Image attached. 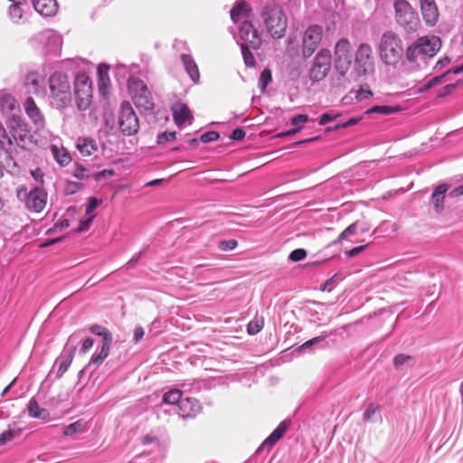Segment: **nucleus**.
I'll list each match as a JSON object with an SVG mask.
<instances>
[{"instance_id": "1", "label": "nucleus", "mask_w": 463, "mask_h": 463, "mask_svg": "<svg viewBox=\"0 0 463 463\" xmlns=\"http://www.w3.org/2000/svg\"><path fill=\"white\" fill-rule=\"evenodd\" d=\"M261 18L267 32L273 38H282L285 35L288 19L282 8L277 4L264 6Z\"/></svg>"}, {"instance_id": "2", "label": "nucleus", "mask_w": 463, "mask_h": 463, "mask_svg": "<svg viewBox=\"0 0 463 463\" xmlns=\"http://www.w3.org/2000/svg\"><path fill=\"white\" fill-rule=\"evenodd\" d=\"M49 89L57 107L65 108L70 105L71 90L69 78L65 73L61 71L52 73L49 79Z\"/></svg>"}, {"instance_id": "3", "label": "nucleus", "mask_w": 463, "mask_h": 463, "mask_svg": "<svg viewBox=\"0 0 463 463\" xmlns=\"http://www.w3.org/2000/svg\"><path fill=\"white\" fill-rule=\"evenodd\" d=\"M441 42L437 36L420 37L406 51V57L410 61H416L420 56L433 57L440 49Z\"/></svg>"}, {"instance_id": "4", "label": "nucleus", "mask_w": 463, "mask_h": 463, "mask_svg": "<svg viewBox=\"0 0 463 463\" xmlns=\"http://www.w3.org/2000/svg\"><path fill=\"white\" fill-rule=\"evenodd\" d=\"M395 20L397 24L407 33H415L420 27V22L417 12L406 0L394 2Z\"/></svg>"}, {"instance_id": "5", "label": "nucleus", "mask_w": 463, "mask_h": 463, "mask_svg": "<svg viewBox=\"0 0 463 463\" xmlns=\"http://www.w3.org/2000/svg\"><path fill=\"white\" fill-rule=\"evenodd\" d=\"M402 53V43L399 36L392 32L383 34L380 43V54L386 64L396 63Z\"/></svg>"}, {"instance_id": "6", "label": "nucleus", "mask_w": 463, "mask_h": 463, "mask_svg": "<svg viewBox=\"0 0 463 463\" xmlns=\"http://www.w3.org/2000/svg\"><path fill=\"white\" fill-rule=\"evenodd\" d=\"M128 90L132 100L138 109L145 111L154 109L155 103L152 94L143 80L137 78L129 79Z\"/></svg>"}, {"instance_id": "7", "label": "nucleus", "mask_w": 463, "mask_h": 463, "mask_svg": "<svg viewBox=\"0 0 463 463\" xmlns=\"http://www.w3.org/2000/svg\"><path fill=\"white\" fill-rule=\"evenodd\" d=\"M77 107L80 110H86L92 99V83L84 73L78 74L74 82Z\"/></svg>"}, {"instance_id": "8", "label": "nucleus", "mask_w": 463, "mask_h": 463, "mask_svg": "<svg viewBox=\"0 0 463 463\" xmlns=\"http://www.w3.org/2000/svg\"><path fill=\"white\" fill-rule=\"evenodd\" d=\"M332 63V55L329 50H320L315 57L314 62L310 68L309 78L317 82L326 77Z\"/></svg>"}, {"instance_id": "9", "label": "nucleus", "mask_w": 463, "mask_h": 463, "mask_svg": "<svg viewBox=\"0 0 463 463\" xmlns=\"http://www.w3.org/2000/svg\"><path fill=\"white\" fill-rule=\"evenodd\" d=\"M118 126L125 136H132L139 129L138 118L128 102H123L120 106Z\"/></svg>"}, {"instance_id": "10", "label": "nucleus", "mask_w": 463, "mask_h": 463, "mask_svg": "<svg viewBox=\"0 0 463 463\" xmlns=\"http://www.w3.org/2000/svg\"><path fill=\"white\" fill-rule=\"evenodd\" d=\"M351 44L346 39L339 40L335 48V67L341 75H345L351 65Z\"/></svg>"}, {"instance_id": "11", "label": "nucleus", "mask_w": 463, "mask_h": 463, "mask_svg": "<svg viewBox=\"0 0 463 463\" xmlns=\"http://www.w3.org/2000/svg\"><path fill=\"white\" fill-rule=\"evenodd\" d=\"M323 29L319 25L309 26L303 37L302 53L307 58L310 57L317 48L322 40Z\"/></svg>"}, {"instance_id": "12", "label": "nucleus", "mask_w": 463, "mask_h": 463, "mask_svg": "<svg viewBox=\"0 0 463 463\" xmlns=\"http://www.w3.org/2000/svg\"><path fill=\"white\" fill-rule=\"evenodd\" d=\"M239 35L246 45L254 50L260 48L262 40L258 30L249 21H243L240 26Z\"/></svg>"}, {"instance_id": "13", "label": "nucleus", "mask_w": 463, "mask_h": 463, "mask_svg": "<svg viewBox=\"0 0 463 463\" xmlns=\"http://www.w3.org/2000/svg\"><path fill=\"white\" fill-rule=\"evenodd\" d=\"M24 109L27 116L31 118L36 129L44 128L45 119L39 107L36 105L33 98L28 96L24 102Z\"/></svg>"}, {"instance_id": "14", "label": "nucleus", "mask_w": 463, "mask_h": 463, "mask_svg": "<svg viewBox=\"0 0 463 463\" xmlns=\"http://www.w3.org/2000/svg\"><path fill=\"white\" fill-rule=\"evenodd\" d=\"M420 11L424 22L429 26H433L439 20V13L435 0H420Z\"/></svg>"}, {"instance_id": "15", "label": "nucleus", "mask_w": 463, "mask_h": 463, "mask_svg": "<svg viewBox=\"0 0 463 463\" xmlns=\"http://www.w3.org/2000/svg\"><path fill=\"white\" fill-rule=\"evenodd\" d=\"M46 202V193L39 188H35L29 193L26 198V206L29 210L41 213L45 208Z\"/></svg>"}, {"instance_id": "16", "label": "nucleus", "mask_w": 463, "mask_h": 463, "mask_svg": "<svg viewBox=\"0 0 463 463\" xmlns=\"http://www.w3.org/2000/svg\"><path fill=\"white\" fill-rule=\"evenodd\" d=\"M201 411L202 406L195 398H185L179 403L178 414L184 419L194 418Z\"/></svg>"}, {"instance_id": "17", "label": "nucleus", "mask_w": 463, "mask_h": 463, "mask_svg": "<svg viewBox=\"0 0 463 463\" xmlns=\"http://www.w3.org/2000/svg\"><path fill=\"white\" fill-rule=\"evenodd\" d=\"M173 118L177 126H182L185 122L192 123L193 114L188 106L181 101L175 102L172 106Z\"/></svg>"}, {"instance_id": "18", "label": "nucleus", "mask_w": 463, "mask_h": 463, "mask_svg": "<svg viewBox=\"0 0 463 463\" xmlns=\"http://www.w3.org/2000/svg\"><path fill=\"white\" fill-rule=\"evenodd\" d=\"M355 62L363 65L364 72L368 68L373 67V50L369 44L362 43L359 45L355 55Z\"/></svg>"}, {"instance_id": "19", "label": "nucleus", "mask_w": 463, "mask_h": 463, "mask_svg": "<svg viewBox=\"0 0 463 463\" xmlns=\"http://www.w3.org/2000/svg\"><path fill=\"white\" fill-rule=\"evenodd\" d=\"M450 185L448 184H441L434 189L431 194V201L434 206V210L438 213H441L445 208L444 200L446 197V193Z\"/></svg>"}, {"instance_id": "20", "label": "nucleus", "mask_w": 463, "mask_h": 463, "mask_svg": "<svg viewBox=\"0 0 463 463\" xmlns=\"http://www.w3.org/2000/svg\"><path fill=\"white\" fill-rule=\"evenodd\" d=\"M34 9L44 16L54 15L58 11L56 0H33Z\"/></svg>"}, {"instance_id": "21", "label": "nucleus", "mask_w": 463, "mask_h": 463, "mask_svg": "<svg viewBox=\"0 0 463 463\" xmlns=\"http://www.w3.org/2000/svg\"><path fill=\"white\" fill-rule=\"evenodd\" d=\"M182 61L190 79L194 84L200 81V71L198 65L190 54H182Z\"/></svg>"}, {"instance_id": "22", "label": "nucleus", "mask_w": 463, "mask_h": 463, "mask_svg": "<svg viewBox=\"0 0 463 463\" xmlns=\"http://www.w3.org/2000/svg\"><path fill=\"white\" fill-rule=\"evenodd\" d=\"M288 429L287 424L283 421L272 431V433L262 442L259 450L271 449L285 434Z\"/></svg>"}, {"instance_id": "23", "label": "nucleus", "mask_w": 463, "mask_h": 463, "mask_svg": "<svg viewBox=\"0 0 463 463\" xmlns=\"http://www.w3.org/2000/svg\"><path fill=\"white\" fill-rule=\"evenodd\" d=\"M41 76L36 71L29 72L24 80L26 92L31 95H38L40 92Z\"/></svg>"}, {"instance_id": "24", "label": "nucleus", "mask_w": 463, "mask_h": 463, "mask_svg": "<svg viewBox=\"0 0 463 463\" xmlns=\"http://www.w3.org/2000/svg\"><path fill=\"white\" fill-rule=\"evenodd\" d=\"M77 148L84 156H91L98 150L97 143L94 139L89 137H80L77 140Z\"/></svg>"}, {"instance_id": "25", "label": "nucleus", "mask_w": 463, "mask_h": 463, "mask_svg": "<svg viewBox=\"0 0 463 463\" xmlns=\"http://www.w3.org/2000/svg\"><path fill=\"white\" fill-rule=\"evenodd\" d=\"M250 11L251 8L249 4L241 2L231 10V18L234 23H238L244 18H248Z\"/></svg>"}, {"instance_id": "26", "label": "nucleus", "mask_w": 463, "mask_h": 463, "mask_svg": "<svg viewBox=\"0 0 463 463\" xmlns=\"http://www.w3.org/2000/svg\"><path fill=\"white\" fill-rule=\"evenodd\" d=\"M28 412L29 415L33 418L38 419H47L49 417V412L46 409L41 408L36 400L32 399L28 404Z\"/></svg>"}, {"instance_id": "27", "label": "nucleus", "mask_w": 463, "mask_h": 463, "mask_svg": "<svg viewBox=\"0 0 463 463\" xmlns=\"http://www.w3.org/2000/svg\"><path fill=\"white\" fill-rule=\"evenodd\" d=\"M183 392L179 389H172L163 395V402L165 404H178L182 402Z\"/></svg>"}, {"instance_id": "28", "label": "nucleus", "mask_w": 463, "mask_h": 463, "mask_svg": "<svg viewBox=\"0 0 463 463\" xmlns=\"http://www.w3.org/2000/svg\"><path fill=\"white\" fill-rule=\"evenodd\" d=\"M16 100L10 94H4L0 97V108L3 112L9 113L15 108Z\"/></svg>"}, {"instance_id": "29", "label": "nucleus", "mask_w": 463, "mask_h": 463, "mask_svg": "<svg viewBox=\"0 0 463 463\" xmlns=\"http://www.w3.org/2000/svg\"><path fill=\"white\" fill-rule=\"evenodd\" d=\"M54 158L61 165H67L71 158L70 154L65 149H60L56 146H52Z\"/></svg>"}, {"instance_id": "30", "label": "nucleus", "mask_w": 463, "mask_h": 463, "mask_svg": "<svg viewBox=\"0 0 463 463\" xmlns=\"http://www.w3.org/2000/svg\"><path fill=\"white\" fill-rule=\"evenodd\" d=\"M85 430V425L82 420H79L73 423H71L63 428L62 434L64 436H72L76 433L83 432Z\"/></svg>"}, {"instance_id": "31", "label": "nucleus", "mask_w": 463, "mask_h": 463, "mask_svg": "<svg viewBox=\"0 0 463 463\" xmlns=\"http://www.w3.org/2000/svg\"><path fill=\"white\" fill-rule=\"evenodd\" d=\"M12 135L16 142H24L29 136L26 124L18 122L17 127L13 128Z\"/></svg>"}, {"instance_id": "32", "label": "nucleus", "mask_w": 463, "mask_h": 463, "mask_svg": "<svg viewBox=\"0 0 463 463\" xmlns=\"http://www.w3.org/2000/svg\"><path fill=\"white\" fill-rule=\"evenodd\" d=\"M111 343L112 342H109V341L102 343V346H101V349H100L99 354L94 355L91 358L92 364H96L97 366H99L102 364V362L105 360V358H107L109 355Z\"/></svg>"}, {"instance_id": "33", "label": "nucleus", "mask_w": 463, "mask_h": 463, "mask_svg": "<svg viewBox=\"0 0 463 463\" xmlns=\"http://www.w3.org/2000/svg\"><path fill=\"white\" fill-rule=\"evenodd\" d=\"M264 326V318L263 317H260V318H254L253 320H251L248 326H247V331L250 335H256L258 334L260 331H261V329L263 328Z\"/></svg>"}, {"instance_id": "34", "label": "nucleus", "mask_w": 463, "mask_h": 463, "mask_svg": "<svg viewBox=\"0 0 463 463\" xmlns=\"http://www.w3.org/2000/svg\"><path fill=\"white\" fill-rule=\"evenodd\" d=\"M90 331L93 334L97 335L102 336L103 337V342L102 343H105L107 341L112 342L111 335H110L109 331L106 327L101 326L99 325H93L90 327Z\"/></svg>"}, {"instance_id": "35", "label": "nucleus", "mask_w": 463, "mask_h": 463, "mask_svg": "<svg viewBox=\"0 0 463 463\" xmlns=\"http://www.w3.org/2000/svg\"><path fill=\"white\" fill-rule=\"evenodd\" d=\"M358 225H359V221H356L355 222L350 224L346 229H345L339 234V236L337 238V241L340 242V241L349 238L350 236H353V235L356 234Z\"/></svg>"}, {"instance_id": "36", "label": "nucleus", "mask_w": 463, "mask_h": 463, "mask_svg": "<svg viewBox=\"0 0 463 463\" xmlns=\"http://www.w3.org/2000/svg\"><path fill=\"white\" fill-rule=\"evenodd\" d=\"M399 111L398 107H392V106H374L367 110L366 113H381L383 115H389L392 114L394 112Z\"/></svg>"}, {"instance_id": "37", "label": "nucleus", "mask_w": 463, "mask_h": 463, "mask_svg": "<svg viewBox=\"0 0 463 463\" xmlns=\"http://www.w3.org/2000/svg\"><path fill=\"white\" fill-rule=\"evenodd\" d=\"M241 52L245 64L249 67L255 66V58L251 52L250 51V46L246 44H241Z\"/></svg>"}, {"instance_id": "38", "label": "nucleus", "mask_w": 463, "mask_h": 463, "mask_svg": "<svg viewBox=\"0 0 463 463\" xmlns=\"http://www.w3.org/2000/svg\"><path fill=\"white\" fill-rule=\"evenodd\" d=\"M271 80H272L271 71L268 68L264 69L261 71L260 79H259L260 87L262 91L265 90V89L269 84Z\"/></svg>"}, {"instance_id": "39", "label": "nucleus", "mask_w": 463, "mask_h": 463, "mask_svg": "<svg viewBox=\"0 0 463 463\" xmlns=\"http://www.w3.org/2000/svg\"><path fill=\"white\" fill-rule=\"evenodd\" d=\"M72 175L74 177H76L77 179H80V180L87 179L90 177L89 170L86 167H84L82 165H80V164L75 165L73 171H72Z\"/></svg>"}, {"instance_id": "40", "label": "nucleus", "mask_w": 463, "mask_h": 463, "mask_svg": "<svg viewBox=\"0 0 463 463\" xmlns=\"http://www.w3.org/2000/svg\"><path fill=\"white\" fill-rule=\"evenodd\" d=\"M72 359H73V354H70L67 357H65L61 362L59 368H58V372H57L58 377H61L67 372L68 368L70 367V365L72 362Z\"/></svg>"}, {"instance_id": "41", "label": "nucleus", "mask_w": 463, "mask_h": 463, "mask_svg": "<svg viewBox=\"0 0 463 463\" xmlns=\"http://www.w3.org/2000/svg\"><path fill=\"white\" fill-rule=\"evenodd\" d=\"M13 145L11 137H8L5 128L0 122V146L2 148L11 146Z\"/></svg>"}, {"instance_id": "42", "label": "nucleus", "mask_w": 463, "mask_h": 463, "mask_svg": "<svg viewBox=\"0 0 463 463\" xmlns=\"http://www.w3.org/2000/svg\"><path fill=\"white\" fill-rule=\"evenodd\" d=\"M20 433V430H8L0 434V446L13 439L16 435Z\"/></svg>"}, {"instance_id": "43", "label": "nucleus", "mask_w": 463, "mask_h": 463, "mask_svg": "<svg viewBox=\"0 0 463 463\" xmlns=\"http://www.w3.org/2000/svg\"><path fill=\"white\" fill-rule=\"evenodd\" d=\"M238 246L236 240H223L219 242V249L222 251L234 250Z\"/></svg>"}, {"instance_id": "44", "label": "nucleus", "mask_w": 463, "mask_h": 463, "mask_svg": "<svg viewBox=\"0 0 463 463\" xmlns=\"http://www.w3.org/2000/svg\"><path fill=\"white\" fill-rule=\"evenodd\" d=\"M176 138V133L175 131H165L158 135L157 143L164 144L168 141H173Z\"/></svg>"}, {"instance_id": "45", "label": "nucleus", "mask_w": 463, "mask_h": 463, "mask_svg": "<svg viewBox=\"0 0 463 463\" xmlns=\"http://www.w3.org/2000/svg\"><path fill=\"white\" fill-rule=\"evenodd\" d=\"M411 360V356L404 354L395 355L393 358V365L396 369H400L404 364Z\"/></svg>"}, {"instance_id": "46", "label": "nucleus", "mask_w": 463, "mask_h": 463, "mask_svg": "<svg viewBox=\"0 0 463 463\" xmlns=\"http://www.w3.org/2000/svg\"><path fill=\"white\" fill-rule=\"evenodd\" d=\"M307 257V251L304 249H296L289 254V260L292 261H300Z\"/></svg>"}, {"instance_id": "47", "label": "nucleus", "mask_w": 463, "mask_h": 463, "mask_svg": "<svg viewBox=\"0 0 463 463\" xmlns=\"http://www.w3.org/2000/svg\"><path fill=\"white\" fill-rule=\"evenodd\" d=\"M220 135L216 131H208L200 137V140L203 143H208L219 139Z\"/></svg>"}, {"instance_id": "48", "label": "nucleus", "mask_w": 463, "mask_h": 463, "mask_svg": "<svg viewBox=\"0 0 463 463\" xmlns=\"http://www.w3.org/2000/svg\"><path fill=\"white\" fill-rule=\"evenodd\" d=\"M308 120V116L305 114H299L292 118L291 124L296 128L303 127V125Z\"/></svg>"}, {"instance_id": "49", "label": "nucleus", "mask_w": 463, "mask_h": 463, "mask_svg": "<svg viewBox=\"0 0 463 463\" xmlns=\"http://www.w3.org/2000/svg\"><path fill=\"white\" fill-rule=\"evenodd\" d=\"M9 13L13 18H21L23 15L22 9H21L19 4H16V3H14L10 5Z\"/></svg>"}, {"instance_id": "50", "label": "nucleus", "mask_w": 463, "mask_h": 463, "mask_svg": "<svg viewBox=\"0 0 463 463\" xmlns=\"http://www.w3.org/2000/svg\"><path fill=\"white\" fill-rule=\"evenodd\" d=\"M100 203V200H98L95 197H90L88 205L86 207V213H90L91 212H93Z\"/></svg>"}, {"instance_id": "51", "label": "nucleus", "mask_w": 463, "mask_h": 463, "mask_svg": "<svg viewBox=\"0 0 463 463\" xmlns=\"http://www.w3.org/2000/svg\"><path fill=\"white\" fill-rule=\"evenodd\" d=\"M82 184L76 182H68L65 187L66 194H72L76 191L81 189Z\"/></svg>"}, {"instance_id": "52", "label": "nucleus", "mask_w": 463, "mask_h": 463, "mask_svg": "<svg viewBox=\"0 0 463 463\" xmlns=\"http://www.w3.org/2000/svg\"><path fill=\"white\" fill-rule=\"evenodd\" d=\"M245 131L242 129V128H235L232 134H231V138L232 140H242L244 137H245Z\"/></svg>"}, {"instance_id": "53", "label": "nucleus", "mask_w": 463, "mask_h": 463, "mask_svg": "<svg viewBox=\"0 0 463 463\" xmlns=\"http://www.w3.org/2000/svg\"><path fill=\"white\" fill-rule=\"evenodd\" d=\"M367 245L354 247L352 250L345 251V255L349 258L354 257L364 251Z\"/></svg>"}, {"instance_id": "54", "label": "nucleus", "mask_w": 463, "mask_h": 463, "mask_svg": "<svg viewBox=\"0 0 463 463\" xmlns=\"http://www.w3.org/2000/svg\"><path fill=\"white\" fill-rule=\"evenodd\" d=\"M373 96V92L370 90H364L361 88L356 93V99L359 100L371 98Z\"/></svg>"}, {"instance_id": "55", "label": "nucleus", "mask_w": 463, "mask_h": 463, "mask_svg": "<svg viewBox=\"0 0 463 463\" xmlns=\"http://www.w3.org/2000/svg\"><path fill=\"white\" fill-rule=\"evenodd\" d=\"M93 218H94V216H90L87 220L81 221L80 223V226L76 229V232H84L87 229H89L90 223L93 221Z\"/></svg>"}, {"instance_id": "56", "label": "nucleus", "mask_w": 463, "mask_h": 463, "mask_svg": "<svg viewBox=\"0 0 463 463\" xmlns=\"http://www.w3.org/2000/svg\"><path fill=\"white\" fill-rule=\"evenodd\" d=\"M335 118H336V116H332L327 113L322 114L319 118L318 124L321 126H324V125L327 124L328 122L332 121L333 119H335Z\"/></svg>"}, {"instance_id": "57", "label": "nucleus", "mask_w": 463, "mask_h": 463, "mask_svg": "<svg viewBox=\"0 0 463 463\" xmlns=\"http://www.w3.org/2000/svg\"><path fill=\"white\" fill-rule=\"evenodd\" d=\"M93 344H94V341L93 339L91 338H87L82 345H81V348H80V351L83 352V353H86L88 352L89 350H90V348L93 346Z\"/></svg>"}, {"instance_id": "58", "label": "nucleus", "mask_w": 463, "mask_h": 463, "mask_svg": "<svg viewBox=\"0 0 463 463\" xmlns=\"http://www.w3.org/2000/svg\"><path fill=\"white\" fill-rule=\"evenodd\" d=\"M32 175L36 181L43 183V173L40 168L32 171Z\"/></svg>"}, {"instance_id": "59", "label": "nucleus", "mask_w": 463, "mask_h": 463, "mask_svg": "<svg viewBox=\"0 0 463 463\" xmlns=\"http://www.w3.org/2000/svg\"><path fill=\"white\" fill-rule=\"evenodd\" d=\"M461 195H463V184L454 188L453 190H451L449 192V196L450 197H455L456 198V197H459Z\"/></svg>"}, {"instance_id": "60", "label": "nucleus", "mask_w": 463, "mask_h": 463, "mask_svg": "<svg viewBox=\"0 0 463 463\" xmlns=\"http://www.w3.org/2000/svg\"><path fill=\"white\" fill-rule=\"evenodd\" d=\"M145 331L141 326H137L134 330V338L137 342L144 336Z\"/></svg>"}, {"instance_id": "61", "label": "nucleus", "mask_w": 463, "mask_h": 463, "mask_svg": "<svg viewBox=\"0 0 463 463\" xmlns=\"http://www.w3.org/2000/svg\"><path fill=\"white\" fill-rule=\"evenodd\" d=\"M113 175V171L112 170H103V171L96 173L93 175V177H94V179L99 180L101 177H106L107 175Z\"/></svg>"}, {"instance_id": "62", "label": "nucleus", "mask_w": 463, "mask_h": 463, "mask_svg": "<svg viewBox=\"0 0 463 463\" xmlns=\"http://www.w3.org/2000/svg\"><path fill=\"white\" fill-rule=\"evenodd\" d=\"M301 129H302V127L300 126L298 128H295L288 130L286 132L279 133L278 135V137H286V136H292V135H295L296 133L299 132Z\"/></svg>"}, {"instance_id": "63", "label": "nucleus", "mask_w": 463, "mask_h": 463, "mask_svg": "<svg viewBox=\"0 0 463 463\" xmlns=\"http://www.w3.org/2000/svg\"><path fill=\"white\" fill-rule=\"evenodd\" d=\"M359 229H360V232L362 233H366V232H369L370 230H371V224L366 222H359V225H358Z\"/></svg>"}, {"instance_id": "64", "label": "nucleus", "mask_w": 463, "mask_h": 463, "mask_svg": "<svg viewBox=\"0 0 463 463\" xmlns=\"http://www.w3.org/2000/svg\"><path fill=\"white\" fill-rule=\"evenodd\" d=\"M444 77H445V75L436 76V77L432 78L430 80L428 81L429 87H433V86L440 83Z\"/></svg>"}]
</instances>
